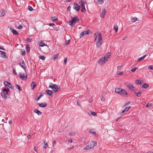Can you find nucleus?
<instances>
[{
	"instance_id": "obj_43",
	"label": "nucleus",
	"mask_w": 153,
	"mask_h": 153,
	"mask_svg": "<svg viewBox=\"0 0 153 153\" xmlns=\"http://www.w3.org/2000/svg\"><path fill=\"white\" fill-rule=\"evenodd\" d=\"M28 9L30 11H32L33 10V8L31 6H28Z\"/></svg>"
},
{
	"instance_id": "obj_20",
	"label": "nucleus",
	"mask_w": 153,
	"mask_h": 153,
	"mask_svg": "<svg viewBox=\"0 0 153 153\" xmlns=\"http://www.w3.org/2000/svg\"><path fill=\"white\" fill-rule=\"evenodd\" d=\"M38 105L40 107H45L47 106V104L46 103H39Z\"/></svg>"
},
{
	"instance_id": "obj_57",
	"label": "nucleus",
	"mask_w": 153,
	"mask_h": 153,
	"mask_svg": "<svg viewBox=\"0 0 153 153\" xmlns=\"http://www.w3.org/2000/svg\"><path fill=\"white\" fill-rule=\"evenodd\" d=\"M49 25L50 26H55V25L53 23H50L49 24Z\"/></svg>"
},
{
	"instance_id": "obj_10",
	"label": "nucleus",
	"mask_w": 153,
	"mask_h": 153,
	"mask_svg": "<svg viewBox=\"0 0 153 153\" xmlns=\"http://www.w3.org/2000/svg\"><path fill=\"white\" fill-rule=\"evenodd\" d=\"M0 56L2 58H7L8 57L6 55V53L5 52L0 51Z\"/></svg>"
},
{
	"instance_id": "obj_5",
	"label": "nucleus",
	"mask_w": 153,
	"mask_h": 153,
	"mask_svg": "<svg viewBox=\"0 0 153 153\" xmlns=\"http://www.w3.org/2000/svg\"><path fill=\"white\" fill-rule=\"evenodd\" d=\"M108 61L107 59H105V57H102L98 61V63L100 65L105 64L106 61Z\"/></svg>"
},
{
	"instance_id": "obj_64",
	"label": "nucleus",
	"mask_w": 153,
	"mask_h": 153,
	"mask_svg": "<svg viewBox=\"0 0 153 153\" xmlns=\"http://www.w3.org/2000/svg\"><path fill=\"white\" fill-rule=\"evenodd\" d=\"M92 101L93 99L91 98L88 101L90 103L91 102H92Z\"/></svg>"
},
{
	"instance_id": "obj_3",
	"label": "nucleus",
	"mask_w": 153,
	"mask_h": 153,
	"mask_svg": "<svg viewBox=\"0 0 153 153\" xmlns=\"http://www.w3.org/2000/svg\"><path fill=\"white\" fill-rule=\"evenodd\" d=\"M50 84H51V85L49 86V88H52L54 92L55 93H56L58 90V85L56 84H52V83H50Z\"/></svg>"
},
{
	"instance_id": "obj_52",
	"label": "nucleus",
	"mask_w": 153,
	"mask_h": 153,
	"mask_svg": "<svg viewBox=\"0 0 153 153\" xmlns=\"http://www.w3.org/2000/svg\"><path fill=\"white\" fill-rule=\"evenodd\" d=\"M40 99L39 97V96H38L37 95L35 98V99L37 101L39 100Z\"/></svg>"
},
{
	"instance_id": "obj_40",
	"label": "nucleus",
	"mask_w": 153,
	"mask_h": 153,
	"mask_svg": "<svg viewBox=\"0 0 153 153\" xmlns=\"http://www.w3.org/2000/svg\"><path fill=\"white\" fill-rule=\"evenodd\" d=\"M45 45V43L42 42H40V43L39 45V46H41V47H43Z\"/></svg>"
},
{
	"instance_id": "obj_8",
	"label": "nucleus",
	"mask_w": 153,
	"mask_h": 153,
	"mask_svg": "<svg viewBox=\"0 0 153 153\" xmlns=\"http://www.w3.org/2000/svg\"><path fill=\"white\" fill-rule=\"evenodd\" d=\"M126 85L127 87L130 89V90L133 91L134 90V88L132 84L127 82L126 83Z\"/></svg>"
},
{
	"instance_id": "obj_44",
	"label": "nucleus",
	"mask_w": 153,
	"mask_h": 153,
	"mask_svg": "<svg viewBox=\"0 0 153 153\" xmlns=\"http://www.w3.org/2000/svg\"><path fill=\"white\" fill-rule=\"evenodd\" d=\"M69 134L70 136H73L76 134V132H70Z\"/></svg>"
},
{
	"instance_id": "obj_21",
	"label": "nucleus",
	"mask_w": 153,
	"mask_h": 153,
	"mask_svg": "<svg viewBox=\"0 0 153 153\" xmlns=\"http://www.w3.org/2000/svg\"><path fill=\"white\" fill-rule=\"evenodd\" d=\"M45 92L48 95L50 96L53 93L52 91L50 90H46L45 91Z\"/></svg>"
},
{
	"instance_id": "obj_33",
	"label": "nucleus",
	"mask_w": 153,
	"mask_h": 153,
	"mask_svg": "<svg viewBox=\"0 0 153 153\" xmlns=\"http://www.w3.org/2000/svg\"><path fill=\"white\" fill-rule=\"evenodd\" d=\"M137 19L136 17H132L131 19V20L132 22H136Z\"/></svg>"
},
{
	"instance_id": "obj_56",
	"label": "nucleus",
	"mask_w": 153,
	"mask_h": 153,
	"mask_svg": "<svg viewBox=\"0 0 153 153\" xmlns=\"http://www.w3.org/2000/svg\"><path fill=\"white\" fill-rule=\"evenodd\" d=\"M34 149L35 151L36 152H38L37 151V147L36 146H35L34 147Z\"/></svg>"
},
{
	"instance_id": "obj_48",
	"label": "nucleus",
	"mask_w": 153,
	"mask_h": 153,
	"mask_svg": "<svg viewBox=\"0 0 153 153\" xmlns=\"http://www.w3.org/2000/svg\"><path fill=\"white\" fill-rule=\"evenodd\" d=\"M130 108V106L126 107L125 108V110L126 111H127Z\"/></svg>"
},
{
	"instance_id": "obj_45",
	"label": "nucleus",
	"mask_w": 153,
	"mask_h": 153,
	"mask_svg": "<svg viewBox=\"0 0 153 153\" xmlns=\"http://www.w3.org/2000/svg\"><path fill=\"white\" fill-rule=\"evenodd\" d=\"M91 114L92 115L94 116H96L97 115V113L91 111Z\"/></svg>"
},
{
	"instance_id": "obj_1",
	"label": "nucleus",
	"mask_w": 153,
	"mask_h": 153,
	"mask_svg": "<svg viewBox=\"0 0 153 153\" xmlns=\"http://www.w3.org/2000/svg\"><path fill=\"white\" fill-rule=\"evenodd\" d=\"M10 90L9 88H4L1 91V95L2 97L5 99H7V97L6 96L8 95V92Z\"/></svg>"
},
{
	"instance_id": "obj_54",
	"label": "nucleus",
	"mask_w": 153,
	"mask_h": 153,
	"mask_svg": "<svg viewBox=\"0 0 153 153\" xmlns=\"http://www.w3.org/2000/svg\"><path fill=\"white\" fill-rule=\"evenodd\" d=\"M13 74H14V75H16L17 74V73L16 72V69L15 68H13Z\"/></svg>"
},
{
	"instance_id": "obj_11",
	"label": "nucleus",
	"mask_w": 153,
	"mask_h": 153,
	"mask_svg": "<svg viewBox=\"0 0 153 153\" xmlns=\"http://www.w3.org/2000/svg\"><path fill=\"white\" fill-rule=\"evenodd\" d=\"M19 74L20 77L23 80H26L27 79V77L26 74L25 76L24 74H22L21 73H19Z\"/></svg>"
},
{
	"instance_id": "obj_63",
	"label": "nucleus",
	"mask_w": 153,
	"mask_h": 153,
	"mask_svg": "<svg viewBox=\"0 0 153 153\" xmlns=\"http://www.w3.org/2000/svg\"><path fill=\"white\" fill-rule=\"evenodd\" d=\"M99 2L100 4H102L103 3L104 1H102V0H99Z\"/></svg>"
},
{
	"instance_id": "obj_38",
	"label": "nucleus",
	"mask_w": 153,
	"mask_h": 153,
	"mask_svg": "<svg viewBox=\"0 0 153 153\" xmlns=\"http://www.w3.org/2000/svg\"><path fill=\"white\" fill-rule=\"evenodd\" d=\"M152 105V104L151 103H148L146 105V107L147 108H150Z\"/></svg>"
},
{
	"instance_id": "obj_42",
	"label": "nucleus",
	"mask_w": 153,
	"mask_h": 153,
	"mask_svg": "<svg viewBox=\"0 0 153 153\" xmlns=\"http://www.w3.org/2000/svg\"><path fill=\"white\" fill-rule=\"evenodd\" d=\"M94 40L95 41L97 39V33H95L94 35Z\"/></svg>"
},
{
	"instance_id": "obj_12",
	"label": "nucleus",
	"mask_w": 153,
	"mask_h": 153,
	"mask_svg": "<svg viewBox=\"0 0 153 153\" xmlns=\"http://www.w3.org/2000/svg\"><path fill=\"white\" fill-rule=\"evenodd\" d=\"M73 6L74 9L76 11H78L80 7V6L78 5V4L77 3H74Z\"/></svg>"
},
{
	"instance_id": "obj_41",
	"label": "nucleus",
	"mask_w": 153,
	"mask_h": 153,
	"mask_svg": "<svg viewBox=\"0 0 153 153\" xmlns=\"http://www.w3.org/2000/svg\"><path fill=\"white\" fill-rule=\"evenodd\" d=\"M114 30H115V32L117 33L118 31V27L117 26H115L114 27Z\"/></svg>"
},
{
	"instance_id": "obj_2",
	"label": "nucleus",
	"mask_w": 153,
	"mask_h": 153,
	"mask_svg": "<svg viewBox=\"0 0 153 153\" xmlns=\"http://www.w3.org/2000/svg\"><path fill=\"white\" fill-rule=\"evenodd\" d=\"M79 19L76 16H75L74 18H72V17L71 20L69 21L70 25L72 27L74 26L75 23L79 22Z\"/></svg>"
},
{
	"instance_id": "obj_35",
	"label": "nucleus",
	"mask_w": 153,
	"mask_h": 153,
	"mask_svg": "<svg viewBox=\"0 0 153 153\" xmlns=\"http://www.w3.org/2000/svg\"><path fill=\"white\" fill-rule=\"evenodd\" d=\"M43 143L45 144L43 146V148L44 149H46L47 148V147L48 146V144L47 143H46L45 142V141L44 140H43Z\"/></svg>"
},
{
	"instance_id": "obj_34",
	"label": "nucleus",
	"mask_w": 153,
	"mask_h": 153,
	"mask_svg": "<svg viewBox=\"0 0 153 153\" xmlns=\"http://www.w3.org/2000/svg\"><path fill=\"white\" fill-rule=\"evenodd\" d=\"M148 87V84L146 83H145L143 85V86L142 87V88H147Z\"/></svg>"
},
{
	"instance_id": "obj_19",
	"label": "nucleus",
	"mask_w": 153,
	"mask_h": 153,
	"mask_svg": "<svg viewBox=\"0 0 153 153\" xmlns=\"http://www.w3.org/2000/svg\"><path fill=\"white\" fill-rule=\"evenodd\" d=\"M18 64L24 69L26 68V66L25 64L22 63L21 62H19Z\"/></svg>"
},
{
	"instance_id": "obj_47",
	"label": "nucleus",
	"mask_w": 153,
	"mask_h": 153,
	"mask_svg": "<svg viewBox=\"0 0 153 153\" xmlns=\"http://www.w3.org/2000/svg\"><path fill=\"white\" fill-rule=\"evenodd\" d=\"M32 40V39H30L29 38H27L26 39V41L29 42H30L31 41V40Z\"/></svg>"
},
{
	"instance_id": "obj_59",
	"label": "nucleus",
	"mask_w": 153,
	"mask_h": 153,
	"mask_svg": "<svg viewBox=\"0 0 153 153\" xmlns=\"http://www.w3.org/2000/svg\"><path fill=\"white\" fill-rule=\"evenodd\" d=\"M123 73V72H118L117 74L118 75H122Z\"/></svg>"
},
{
	"instance_id": "obj_50",
	"label": "nucleus",
	"mask_w": 153,
	"mask_h": 153,
	"mask_svg": "<svg viewBox=\"0 0 153 153\" xmlns=\"http://www.w3.org/2000/svg\"><path fill=\"white\" fill-rule=\"evenodd\" d=\"M137 68H132L131 71L133 72H134L136 70Z\"/></svg>"
},
{
	"instance_id": "obj_32",
	"label": "nucleus",
	"mask_w": 153,
	"mask_h": 153,
	"mask_svg": "<svg viewBox=\"0 0 153 153\" xmlns=\"http://www.w3.org/2000/svg\"><path fill=\"white\" fill-rule=\"evenodd\" d=\"M59 56L58 54H56V55H54L52 56V59L54 60H55V59L57 58Z\"/></svg>"
},
{
	"instance_id": "obj_9",
	"label": "nucleus",
	"mask_w": 153,
	"mask_h": 153,
	"mask_svg": "<svg viewBox=\"0 0 153 153\" xmlns=\"http://www.w3.org/2000/svg\"><path fill=\"white\" fill-rule=\"evenodd\" d=\"M4 83L6 86L10 88H11V89H13V87L9 82L7 81H4Z\"/></svg>"
},
{
	"instance_id": "obj_6",
	"label": "nucleus",
	"mask_w": 153,
	"mask_h": 153,
	"mask_svg": "<svg viewBox=\"0 0 153 153\" xmlns=\"http://www.w3.org/2000/svg\"><path fill=\"white\" fill-rule=\"evenodd\" d=\"M89 33H91V31L89 30H85L82 32L80 34V37H82L84 35L88 34Z\"/></svg>"
},
{
	"instance_id": "obj_29",
	"label": "nucleus",
	"mask_w": 153,
	"mask_h": 153,
	"mask_svg": "<svg viewBox=\"0 0 153 153\" xmlns=\"http://www.w3.org/2000/svg\"><path fill=\"white\" fill-rule=\"evenodd\" d=\"M134 93L136 94L137 96L138 97H140L141 96V93L140 91L138 92H136V91H134Z\"/></svg>"
},
{
	"instance_id": "obj_24",
	"label": "nucleus",
	"mask_w": 153,
	"mask_h": 153,
	"mask_svg": "<svg viewBox=\"0 0 153 153\" xmlns=\"http://www.w3.org/2000/svg\"><path fill=\"white\" fill-rule=\"evenodd\" d=\"M1 16H4L5 14V12L4 10L2 9L0 11Z\"/></svg>"
},
{
	"instance_id": "obj_46",
	"label": "nucleus",
	"mask_w": 153,
	"mask_h": 153,
	"mask_svg": "<svg viewBox=\"0 0 153 153\" xmlns=\"http://www.w3.org/2000/svg\"><path fill=\"white\" fill-rule=\"evenodd\" d=\"M148 68L149 69L153 70V66L150 65L148 66Z\"/></svg>"
},
{
	"instance_id": "obj_23",
	"label": "nucleus",
	"mask_w": 153,
	"mask_h": 153,
	"mask_svg": "<svg viewBox=\"0 0 153 153\" xmlns=\"http://www.w3.org/2000/svg\"><path fill=\"white\" fill-rule=\"evenodd\" d=\"M10 29H12L11 32L15 35H17L19 33L17 32L15 30L12 29L11 28H10Z\"/></svg>"
},
{
	"instance_id": "obj_49",
	"label": "nucleus",
	"mask_w": 153,
	"mask_h": 153,
	"mask_svg": "<svg viewBox=\"0 0 153 153\" xmlns=\"http://www.w3.org/2000/svg\"><path fill=\"white\" fill-rule=\"evenodd\" d=\"M70 42V40H68L67 42V41H66L65 42V44L66 45H67L68 44H69Z\"/></svg>"
},
{
	"instance_id": "obj_26",
	"label": "nucleus",
	"mask_w": 153,
	"mask_h": 153,
	"mask_svg": "<svg viewBox=\"0 0 153 153\" xmlns=\"http://www.w3.org/2000/svg\"><path fill=\"white\" fill-rule=\"evenodd\" d=\"M91 149H92V148H91V146H90V145L89 144L87 146L85 147L84 149V150H89Z\"/></svg>"
},
{
	"instance_id": "obj_16",
	"label": "nucleus",
	"mask_w": 153,
	"mask_h": 153,
	"mask_svg": "<svg viewBox=\"0 0 153 153\" xmlns=\"http://www.w3.org/2000/svg\"><path fill=\"white\" fill-rule=\"evenodd\" d=\"M36 83L35 82H33L31 84V86L32 87V88L34 90V88H35L36 86Z\"/></svg>"
},
{
	"instance_id": "obj_51",
	"label": "nucleus",
	"mask_w": 153,
	"mask_h": 153,
	"mask_svg": "<svg viewBox=\"0 0 153 153\" xmlns=\"http://www.w3.org/2000/svg\"><path fill=\"white\" fill-rule=\"evenodd\" d=\"M22 53H21V55H22V56L24 55H25V51L24 50V51H21Z\"/></svg>"
},
{
	"instance_id": "obj_22",
	"label": "nucleus",
	"mask_w": 153,
	"mask_h": 153,
	"mask_svg": "<svg viewBox=\"0 0 153 153\" xmlns=\"http://www.w3.org/2000/svg\"><path fill=\"white\" fill-rule=\"evenodd\" d=\"M96 131L95 129H91L89 131V133H92L93 134H95L96 133Z\"/></svg>"
},
{
	"instance_id": "obj_53",
	"label": "nucleus",
	"mask_w": 153,
	"mask_h": 153,
	"mask_svg": "<svg viewBox=\"0 0 153 153\" xmlns=\"http://www.w3.org/2000/svg\"><path fill=\"white\" fill-rule=\"evenodd\" d=\"M130 103V102H126L125 103V105H123V107H124L126 105H129V104Z\"/></svg>"
},
{
	"instance_id": "obj_28",
	"label": "nucleus",
	"mask_w": 153,
	"mask_h": 153,
	"mask_svg": "<svg viewBox=\"0 0 153 153\" xmlns=\"http://www.w3.org/2000/svg\"><path fill=\"white\" fill-rule=\"evenodd\" d=\"M51 19L53 21H58V18L56 16L52 17L51 18Z\"/></svg>"
},
{
	"instance_id": "obj_39",
	"label": "nucleus",
	"mask_w": 153,
	"mask_h": 153,
	"mask_svg": "<svg viewBox=\"0 0 153 153\" xmlns=\"http://www.w3.org/2000/svg\"><path fill=\"white\" fill-rule=\"evenodd\" d=\"M143 82L142 81H140L139 80H136L135 81V82L137 84H142V82Z\"/></svg>"
},
{
	"instance_id": "obj_36",
	"label": "nucleus",
	"mask_w": 153,
	"mask_h": 153,
	"mask_svg": "<svg viewBox=\"0 0 153 153\" xmlns=\"http://www.w3.org/2000/svg\"><path fill=\"white\" fill-rule=\"evenodd\" d=\"M16 89H18L19 91H21L22 90V89L19 85L17 84L16 85Z\"/></svg>"
},
{
	"instance_id": "obj_55",
	"label": "nucleus",
	"mask_w": 153,
	"mask_h": 153,
	"mask_svg": "<svg viewBox=\"0 0 153 153\" xmlns=\"http://www.w3.org/2000/svg\"><path fill=\"white\" fill-rule=\"evenodd\" d=\"M23 28V26L21 25H20L18 27V28L19 29H22Z\"/></svg>"
},
{
	"instance_id": "obj_30",
	"label": "nucleus",
	"mask_w": 153,
	"mask_h": 153,
	"mask_svg": "<svg viewBox=\"0 0 153 153\" xmlns=\"http://www.w3.org/2000/svg\"><path fill=\"white\" fill-rule=\"evenodd\" d=\"M26 49L27 53H28L29 52L30 49V48L29 45H27L26 47Z\"/></svg>"
},
{
	"instance_id": "obj_31",
	"label": "nucleus",
	"mask_w": 153,
	"mask_h": 153,
	"mask_svg": "<svg viewBox=\"0 0 153 153\" xmlns=\"http://www.w3.org/2000/svg\"><path fill=\"white\" fill-rule=\"evenodd\" d=\"M110 55V53L109 52L108 53H106L104 57H105V59H107V58H108Z\"/></svg>"
},
{
	"instance_id": "obj_14",
	"label": "nucleus",
	"mask_w": 153,
	"mask_h": 153,
	"mask_svg": "<svg viewBox=\"0 0 153 153\" xmlns=\"http://www.w3.org/2000/svg\"><path fill=\"white\" fill-rule=\"evenodd\" d=\"M106 12V11L105 8H104L102 10V13H100V17L102 18H104V17Z\"/></svg>"
},
{
	"instance_id": "obj_17",
	"label": "nucleus",
	"mask_w": 153,
	"mask_h": 153,
	"mask_svg": "<svg viewBox=\"0 0 153 153\" xmlns=\"http://www.w3.org/2000/svg\"><path fill=\"white\" fill-rule=\"evenodd\" d=\"M102 41H100V42H97L96 43V45L97 47L99 48L101 46V45H102Z\"/></svg>"
},
{
	"instance_id": "obj_60",
	"label": "nucleus",
	"mask_w": 153,
	"mask_h": 153,
	"mask_svg": "<svg viewBox=\"0 0 153 153\" xmlns=\"http://www.w3.org/2000/svg\"><path fill=\"white\" fill-rule=\"evenodd\" d=\"M56 143V141L55 140H54L53 142V147L54 146V145Z\"/></svg>"
},
{
	"instance_id": "obj_25",
	"label": "nucleus",
	"mask_w": 153,
	"mask_h": 153,
	"mask_svg": "<svg viewBox=\"0 0 153 153\" xmlns=\"http://www.w3.org/2000/svg\"><path fill=\"white\" fill-rule=\"evenodd\" d=\"M122 89L119 88H116L115 89V91L116 93L120 94V93L121 92L120 90H121Z\"/></svg>"
},
{
	"instance_id": "obj_7",
	"label": "nucleus",
	"mask_w": 153,
	"mask_h": 153,
	"mask_svg": "<svg viewBox=\"0 0 153 153\" xmlns=\"http://www.w3.org/2000/svg\"><path fill=\"white\" fill-rule=\"evenodd\" d=\"M120 91H121L120 93V94L121 96L124 97L126 95H127L126 96H127V93L125 89H122L121 90H120Z\"/></svg>"
},
{
	"instance_id": "obj_37",
	"label": "nucleus",
	"mask_w": 153,
	"mask_h": 153,
	"mask_svg": "<svg viewBox=\"0 0 153 153\" xmlns=\"http://www.w3.org/2000/svg\"><path fill=\"white\" fill-rule=\"evenodd\" d=\"M39 58L42 60H45L46 58V57L44 56L40 55L39 57Z\"/></svg>"
},
{
	"instance_id": "obj_61",
	"label": "nucleus",
	"mask_w": 153,
	"mask_h": 153,
	"mask_svg": "<svg viewBox=\"0 0 153 153\" xmlns=\"http://www.w3.org/2000/svg\"><path fill=\"white\" fill-rule=\"evenodd\" d=\"M77 105H79V106L81 107V105H80V102H79V100H77Z\"/></svg>"
},
{
	"instance_id": "obj_18",
	"label": "nucleus",
	"mask_w": 153,
	"mask_h": 153,
	"mask_svg": "<svg viewBox=\"0 0 153 153\" xmlns=\"http://www.w3.org/2000/svg\"><path fill=\"white\" fill-rule=\"evenodd\" d=\"M34 111L35 113H36L38 115H40L42 114V113L38 109H34Z\"/></svg>"
},
{
	"instance_id": "obj_4",
	"label": "nucleus",
	"mask_w": 153,
	"mask_h": 153,
	"mask_svg": "<svg viewBox=\"0 0 153 153\" xmlns=\"http://www.w3.org/2000/svg\"><path fill=\"white\" fill-rule=\"evenodd\" d=\"M85 3L84 1L83 0H81L80 1L79 3V4H80L81 6V11L82 12H86V10L85 7Z\"/></svg>"
},
{
	"instance_id": "obj_15",
	"label": "nucleus",
	"mask_w": 153,
	"mask_h": 153,
	"mask_svg": "<svg viewBox=\"0 0 153 153\" xmlns=\"http://www.w3.org/2000/svg\"><path fill=\"white\" fill-rule=\"evenodd\" d=\"M90 146L92 148H94V147L97 145V142L96 141H93L91 142L90 144Z\"/></svg>"
},
{
	"instance_id": "obj_58",
	"label": "nucleus",
	"mask_w": 153,
	"mask_h": 153,
	"mask_svg": "<svg viewBox=\"0 0 153 153\" xmlns=\"http://www.w3.org/2000/svg\"><path fill=\"white\" fill-rule=\"evenodd\" d=\"M67 61V59L66 58H65L64 59V62L65 65L66 64V62Z\"/></svg>"
},
{
	"instance_id": "obj_27",
	"label": "nucleus",
	"mask_w": 153,
	"mask_h": 153,
	"mask_svg": "<svg viewBox=\"0 0 153 153\" xmlns=\"http://www.w3.org/2000/svg\"><path fill=\"white\" fill-rule=\"evenodd\" d=\"M146 56V55H145L144 56H143L142 57H140L137 60V62H140V61L143 60Z\"/></svg>"
},
{
	"instance_id": "obj_13",
	"label": "nucleus",
	"mask_w": 153,
	"mask_h": 153,
	"mask_svg": "<svg viewBox=\"0 0 153 153\" xmlns=\"http://www.w3.org/2000/svg\"><path fill=\"white\" fill-rule=\"evenodd\" d=\"M97 33V41L100 42L102 41V36L101 33Z\"/></svg>"
},
{
	"instance_id": "obj_62",
	"label": "nucleus",
	"mask_w": 153,
	"mask_h": 153,
	"mask_svg": "<svg viewBox=\"0 0 153 153\" xmlns=\"http://www.w3.org/2000/svg\"><path fill=\"white\" fill-rule=\"evenodd\" d=\"M53 28L54 30H56V31H58V28L56 27H53Z\"/></svg>"
}]
</instances>
